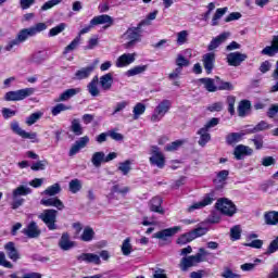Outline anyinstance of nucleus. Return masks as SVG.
<instances>
[{
    "mask_svg": "<svg viewBox=\"0 0 278 278\" xmlns=\"http://www.w3.org/2000/svg\"><path fill=\"white\" fill-rule=\"evenodd\" d=\"M207 255H210V252L203 248H200L195 255L185 256L180 260V270H182V273H188L190 268L201 264V262H205V257H207Z\"/></svg>",
    "mask_w": 278,
    "mask_h": 278,
    "instance_id": "obj_1",
    "label": "nucleus"
},
{
    "mask_svg": "<svg viewBox=\"0 0 278 278\" xmlns=\"http://www.w3.org/2000/svg\"><path fill=\"white\" fill-rule=\"evenodd\" d=\"M140 29L142 26L138 24L137 27L128 28L126 33L123 35L124 49H134L137 42H140Z\"/></svg>",
    "mask_w": 278,
    "mask_h": 278,
    "instance_id": "obj_2",
    "label": "nucleus"
},
{
    "mask_svg": "<svg viewBox=\"0 0 278 278\" xmlns=\"http://www.w3.org/2000/svg\"><path fill=\"white\" fill-rule=\"evenodd\" d=\"M46 29H47L46 23H37L34 26L21 29L17 33L16 37L23 43L27 41L29 38H34V36H38V34H40L41 31H45Z\"/></svg>",
    "mask_w": 278,
    "mask_h": 278,
    "instance_id": "obj_3",
    "label": "nucleus"
},
{
    "mask_svg": "<svg viewBox=\"0 0 278 278\" xmlns=\"http://www.w3.org/2000/svg\"><path fill=\"white\" fill-rule=\"evenodd\" d=\"M27 194H31V188L25 185H21L17 188H15L12 191V210H18L23 205V203H25V199H23L22 197H27Z\"/></svg>",
    "mask_w": 278,
    "mask_h": 278,
    "instance_id": "obj_4",
    "label": "nucleus"
},
{
    "mask_svg": "<svg viewBox=\"0 0 278 278\" xmlns=\"http://www.w3.org/2000/svg\"><path fill=\"white\" fill-rule=\"evenodd\" d=\"M215 207L220 212V214H224V216H228L229 218L238 212V207L227 198L218 199Z\"/></svg>",
    "mask_w": 278,
    "mask_h": 278,
    "instance_id": "obj_5",
    "label": "nucleus"
},
{
    "mask_svg": "<svg viewBox=\"0 0 278 278\" xmlns=\"http://www.w3.org/2000/svg\"><path fill=\"white\" fill-rule=\"evenodd\" d=\"M36 92V89L33 87L15 90V91H8L4 94V101H25L27 97H31Z\"/></svg>",
    "mask_w": 278,
    "mask_h": 278,
    "instance_id": "obj_6",
    "label": "nucleus"
},
{
    "mask_svg": "<svg viewBox=\"0 0 278 278\" xmlns=\"http://www.w3.org/2000/svg\"><path fill=\"white\" fill-rule=\"evenodd\" d=\"M173 103L170 100H162L154 109V112L151 116L152 123H160V121L168 114Z\"/></svg>",
    "mask_w": 278,
    "mask_h": 278,
    "instance_id": "obj_7",
    "label": "nucleus"
},
{
    "mask_svg": "<svg viewBox=\"0 0 278 278\" xmlns=\"http://www.w3.org/2000/svg\"><path fill=\"white\" fill-rule=\"evenodd\" d=\"M150 155L149 162L152 166H156V168H164L166 166V156L156 146L150 148Z\"/></svg>",
    "mask_w": 278,
    "mask_h": 278,
    "instance_id": "obj_8",
    "label": "nucleus"
},
{
    "mask_svg": "<svg viewBox=\"0 0 278 278\" xmlns=\"http://www.w3.org/2000/svg\"><path fill=\"white\" fill-rule=\"evenodd\" d=\"M40 220L47 225L48 229L50 231H55L58 229V226L55 225V220L58 218V211L55 210H45L40 215H39Z\"/></svg>",
    "mask_w": 278,
    "mask_h": 278,
    "instance_id": "obj_9",
    "label": "nucleus"
},
{
    "mask_svg": "<svg viewBox=\"0 0 278 278\" xmlns=\"http://www.w3.org/2000/svg\"><path fill=\"white\" fill-rule=\"evenodd\" d=\"M214 201H216V195L214 194V192L206 193L202 198V200H200L199 202H194L193 204L188 206L187 212H189V214H192V212H195V210H203V207H207V205H212Z\"/></svg>",
    "mask_w": 278,
    "mask_h": 278,
    "instance_id": "obj_10",
    "label": "nucleus"
},
{
    "mask_svg": "<svg viewBox=\"0 0 278 278\" xmlns=\"http://www.w3.org/2000/svg\"><path fill=\"white\" fill-rule=\"evenodd\" d=\"M11 130L20 138H24L26 140H31V142H38V134L36 132H27L23 128H21V124L17 121H13L10 124Z\"/></svg>",
    "mask_w": 278,
    "mask_h": 278,
    "instance_id": "obj_11",
    "label": "nucleus"
},
{
    "mask_svg": "<svg viewBox=\"0 0 278 278\" xmlns=\"http://www.w3.org/2000/svg\"><path fill=\"white\" fill-rule=\"evenodd\" d=\"M136 58H138V54L136 52L124 53L116 59L115 66L116 68H126V66H130V64H134V62H136Z\"/></svg>",
    "mask_w": 278,
    "mask_h": 278,
    "instance_id": "obj_12",
    "label": "nucleus"
},
{
    "mask_svg": "<svg viewBox=\"0 0 278 278\" xmlns=\"http://www.w3.org/2000/svg\"><path fill=\"white\" fill-rule=\"evenodd\" d=\"M76 260L80 264L85 262V264H94V266L101 265V256L94 253H81L76 256Z\"/></svg>",
    "mask_w": 278,
    "mask_h": 278,
    "instance_id": "obj_13",
    "label": "nucleus"
},
{
    "mask_svg": "<svg viewBox=\"0 0 278 278\" xmlns=\"http://www.w3.org/2000/svg\"><path fill=\"white\" fill-rule=\"evenodd\" d=\"M88 142H90L89 136H84L79 140H76L70 149V152H68L70 157L77 155V153H79L81 149H86V147H88Z\"/></svg>",
    "mask_w": 278,
    "mask_h": 278,
    "instance_id": "obj_14",
    "label": "nucleus"
},
{
    "mask_svg": "<svg viewBox=\"0 0 278 278\" xmlns=\"http://www.w3.org/2000/svg\"><path fill=\"white\" fill-rule=\"evenodd\" d=\"M88 142H90L89 136H84L79 140H76L70 149V152H68L70 157L77 155V153H79L81 149H86V147H88Z\"/></svg>",
    "mask_w": 278,
    "mask_h": 278,
    "instance_id": "obj_15",
    "label": "nucleus"
},
{
    "mask_svg": "<svg viewBox=\"0 0 278 278\" xmlns=\"http://www.w3.org/2000/svg\"><path fill=\"white\" fill-rule=\"evenodd\" d=\"M181 231L180 226H174L172 228H166L161 231H157L153 235V238H156L157 240H168V238H173L176 233H179Z\"/></svg>",
    "mask_w": 278,
    "mask_h": 278,
    "instance_id": "obj_16",
    "label": "nucleus"
},
{
    "mask_svg": "<svg viewBox=\"0 0 278 278\" xmlns=\"http://www.w3.org/2000/svg\"><path fill=\"white\" fill-rule=\"evenodd\" d=\"M247 54L241 52H232L227 55L229 66H240L247 60Z\"/></svg>",
    "mask_w": 278,
    "mask_h": 278,
    "instance_id": "obj_17",
    "label": "nucleus"
},
{
    "mask_svg": "<svg viewBox=\"0 0 278 278\" xmlns=\"http://www.w3.org/2000/svg\"><path fill=\"white\" fill-rule=\"evenodd\" d=\"M114 23V20L112 18V16L108 15V14H103V15H98L94 16L91 21H90V25L97 26V25H105L104 29H108V27H111V25Z\"/></svg>",
    "mask_w": 278,
    "mask_h": 278,
    "instance_id": "obj_18",
    "label": "nucleus"
},
{
    "mask_svg": "<svg viewBox=\"0 0 278 278\" xmlns=\"http://www.w3.org/2000/svg\"><path fill=\"white\" fill-rule=\"evenodd\" d=\"M24 236L27 238H38L41 233L40 228H38V224L36 222H30L27 227L23 229Z\"/></svg>",
    "mask_w": 278,
    "mask_h": 278,
    "instance_id": "obj_19",
    "label": "nucleus"
},
{
    "mask_svg": "<svg viewBox=\"0 0 278 278\" xmlns=\"http://www.w3.org/2000/svg\"><path fill=\"white\" fill-rule=\"evenodd\" d=\"M202 62L207 75H210V73H212V71L214 70V62H216V54H214V52L204 54L202 58Z\"/></svg>",
    "mask_w": 278,
    "mask_h": 278,
    "instance_id": "obj_20",
    "label": "nucleus"
},
{
    "mask_svg": "<svg viewBox=\"0 0 278 278\" xmlns=\"http://www.w3.org/2000/svg\"><path fill=\"white\" fill-rule=\"evenodd\" d=\"M94 73V65H89L87 67H83L78 71H76L74 75V79H77L78 81H81V79H88L90 75Z\"/></svg>",
    "mask_w": 278,
    "mask_h": 278,
    "instance_id": "obj_21",
    "label": "nucleus"
},
{
    "mask_svg": "<svg viewBox=\"0 0 278 278\" xmlns=\"http://www.w3.org/2000/svg\"><path fill=\"white\" fill-rule=\"evenodd\" d=\"M233 155L236 160H242L245 155H253V150L251 147L239 144L235 148Z\"/></svg>",
    "mask_w": 278,
    "mask_h": 278,
    "instance_id": "obj_22",
    "label": "nucleus"
},
{
    "mask_svg": "<svg viewBox=\"0 0 278 278\" xmlns=\"http://www.w3.org/2000/svg\"><path fill=\"white\" fill-rule=\"evenodd\" d=\"M4 250L7 251L8 257L12 260V262H17V260H21V255L18 254V250H16L14 242H8L4 245Z\"/></svg>",
    "mask_w": 278,
    "mask_h": 278,
    "instance_id": "obj_23",
    "label": "nucleus"
},
{
    "mask_svg": "<svg viewBox=\"0 0 278 278\" xmlns=\"http://www.w3.org/2000/svg\"><path fill=\"white\" fill-rule=\"evenodd\" d=\"M229 36H230L229 33H223L217 37H215L214 39H212V41L208 45V51H214V49H218V47H220V45H223V42H225V40H227Z\"/></svg>",
    "mask_w": 278,
    "mask_h": 278,
    "instance_id": "obj_24",
    "label": "nucleus"
},
{
    "mask_svg": "<svg viewBox=\"0 0 278 278\" xmlns=\"http://www.w3.org/2000/svg\"><path fill=\"white\" fill-rule=\"evenodd\" d=\"M41 205H45L46 207H56V210H64V203L60 201L58 198H49V199H42L40 201Z\"/></svg>",
    "mask_w": 278,
    "mask_h": 278,
    "instance_id": "obj_25",
    "label": "nucleus"
},
{
    "mask_svg": "<svg viewBox=\"0 0 278 278\" xmlns=\"http://www.w3.org/2000/svg\"><path fill=\"white\" fill-rule=\"evenodd\" d=\"M59 245L62 251H71V249L75 248V242L71 241V236L65 232L62 235Z\"/></svg>",
    "mask_w": 278,
    "mask_h": 278,
    "instance_id": "obj_26",
    "label": "nucleus"
},
{
    "mask_svg": "<svg viewBox=\"0 0 278 278\" xmlns=\"http://www.w3.org/2000/svg\"><path fill=\"white\" fill-rule=\"evenodd\" d=\"M45 60H47L45 52L37 51L28 56V64H35L36 66H40V64H42Z\"/></svg>",
    "mask_w": 278,
    "mask_h": 278,
    "instance_id": "obj_27",
    "label": "nucleus"
},
{
    "mask_svg": "<svg viewBox=\"0 0 278 278\" xmlns=\"http://www.w3.org/2000/svg\"><path fill=\"white\" fill-rule=\"evenodd\" d=\"M150 212H156V214H164V208H162V198L154 197L149 203Z\"/></svg>",
    "mask_w": 278,
    "mask_h": 278,
    "instance_id": "obj_28",
    "label": "nucleus"
},
{
    "mask_svg": "<svg viewBox=\"0 0 278 278\" xmlns=\"http://www.w3.org/2000/svg\"><path fill=\"white\" fill-rule=\"evenodd\" d=\"M98 81H99L102 90H110L112 88L114 78L112 77V74L108 73V74L101 76Z\"/></svg>",
    "mask_w": 278,
    "mask_h": 278,
    "instance_id": "obj_29",
    "label": "nucleus"
},
{
    "mask_svg": "<svg viewBox=\"0 0 278 278\" xmlns=\"http://www.w3.org/2000/svg\"><path fill=\"white\" fill-rule=\"evenodd\" d=\"M129 190L130 189L127 186L114 185L111 188V194H109V199H114V194H122V197H125Z\"/></svg>",
    "mask_w": 278,
    "mask_h": 278,
    "instance_id": "obj_30",
    "label": "nucleus"
},
{
    "mask_svg": "<svg viewBox=\"0 0 278 278\" xmlns=\"http://www.w3.org/2000/svg\"><path fill=\"white\" fill-rule=\"evenodd\" d=\"M79 92H81V88L67 89L60 94L58 101H68V99H73V97L79 94Z\"/></svg>",
    "mask_w": 278,
    "mask_h": 278,
    "instance_id": "obj_31",
    "label": "nucleus"
},
{
    "mask_svg": "<svg viewBox=\"0 0 278 278\" xmlns=\"http://www.w3.org/2000/svg\"><path fill=\"white\" fill-rule=\"evenodd\" d=\"M89 93L91 97H99L100 90H99V76H94L92 80L87 86Z\"/></svg>",
    "mask_w": 278,
    "mask_h": 278,
    "instance_id": "obj_32",
    "label": "nucleus"
},
{
    "mask_svg": "<svg viewBox=\"0 0 278 278\" xmlns=\"http://www.w3.org/2000/svg\"><path fill=\"white\" fill-rule=\"evenodd\" d=\"M105 162V152H94L91 156V163L96 168H101V164Z\"/></svg>",
    "mask_w": 278,
    "mask_h": 278,
    "instance_id": "obj_33",
    "label": "nucleus"
},
{
    "mask_svg": "<svg viewBox=\"0 0 278 278\" xmlns=\"http://www.w3.org/2000/svg\"><path fill=\"white\" fill-rule=\"evenodd\" d=\"M198 136H200V139L198 141V144L200 147H205V144H207V142L212 140V136L210 135V132L203 128H200L198 130Z\"/></svg>",
    "mask_w": 278,
    "mask_h": 278,
    "instance_id": "obj_34",
    "label": "nucleus"
},
{
    "mask_svg": "<svg viewBox=\"0 0 278 278\" xmlns=\"http://www.w3.org/2000/svg\"><path fill=\"white\" fill-rule=\"evenodd\" d=\"M148 65H136L126 72V77H136V75H142L146 73Z\"/></svg>",
    "mask_w": 278,
    "mask_h": 278,
    "instance_id": "obj_35",
    "label": "nucleus"
},
{
    "mask_svg": "<svg viewBox=\"0 0 278 278\" xmlns=\"http://www.w3.org/2000/svg\"><path fill=\"white\" fill-rule=\"evenodd\" d=\"M250 110H251V101L249 100H242L238 105V114L241 117L247 116Z\"/></svg>",
    "mask_w": 278,
    "mask_h": 278,
    "instance_id": "obj_36",
    "label": "nucleus"
},
{
    "mask_svg": "<svg viewBox=\"0 0 278 278\" xmlns=\"http://www.w3.org/2000/svg\"><path fill=\"white\" fill-rule=\"evenodd\" d=\"M226 12H229V8H227V7L217 9L216 12L214 13L213 17H212L211 25L213 27H216V25H218V21H220V17Z\"/></svg>",
    "mask_w": 278,
    "mask_h": 278,
    "instance_id": "obj_37",
    "label": "nucleus"
},
{
    "mask_svg": "<svg viewBox=\"0 0 278 278\" xmlns=\"http://www.w3.org/2000/svg\"><path fill=\"white\" fill-rule=\"evenodd\" d=\"M117 170L122 173V175L127 176L129 173H131V161L126 160L124 162H119L117 165Z\"/></svg>",
    "mask_w": 278,
    "mask_h": 278,
    "instance_id": "obj_38",
    "label": "nucleus"
},
{
    "mask_svg": "<svg viewBox=\"0 0 278 278\" xmlns=\"http://www.w3.org/2000/svg\"><path fill=\"white\" fill-rule=\"evenodd\" d=\"M144 112H147V105H144L143 103H137L134 109H132V118L134 121H138V118H140V116H142V114H144Z\"/></svg>",
    "mask_w": 278,
    "mask_h": 278,
    "instance_id": "obj_39",
    "label": "nucleus"
},
{
    "mask_svg": "<svg viewBox=\"0 0 278 278\" xmlns=\"http://www.w3.org/2000/svg\"><path fill=\"white\" fill-rule=\"evenodd\" d=\"M245 134L244 132H231L227 135L226 137V142L228 144H236V142H240L242 138H244Z\"/></svg>",
    "mask_w": 278,
    "mask_h": 278,
    "instance_id": "obj_40",
    "label": "nucleus"
},
{
    "mask_svg": "<svg viewBox=\"0 0 278 278\" xmlns=\"http://www.w3.org/2000/svg\"><path fill=\"white\" fill-rule=\"evenodd\" d=\"M122 253L125 256L131 255L134 253V245H131V239L126 238L122 243Z\"/></svg>",
    "mask_w": 278,
    "mask_h": 278,
    "instance_id": "obj_41",
    "label": "nucleus"
},
{
    "mask_svg": "<svg viewBox=\"0 0 278 278\" xmlns=\"http://www.w3.org/2000/svg\"><path fill=\"white\" fill-rule=\"evenodd\" d=\"M266 225H278V212L270 211L264 215Z\"/></svg>",
    "mask_w": 278,
    "mask_h": 278,
    "instance_id": "obj_42",
    "label": "nucleus"
},
{
    "mask_svg": "<svg viewBox=\"0 0 278 278\" xmlns=\"http://www.w3.org/2000/svg\"><path fill=\"white\" fill-rule=\"evenodd\" d=\"M215 84L217 86V90H228V91H231V90L235 89L233 84H231L229 81H225V80L220 79L219 77H216Z\"/></svg>",
    "mask_w": 278,
    "mask_h": 278,
    "instance_id": "obj_43",
    "label": "nucleus"
},
{
    "mask_svg": "<svg viewBox=\"0 0 278 278\" xmlns=\"http://www.w3.org/2000/svg\"><path fill=\"white\" fill-rule=\"evenodd\" d=\"M200 81L208 92H216V90H218L217 85L214 84V79L212 78H202Z\"/></svg>",
    "mask_w": 278,
    "mask_h": 278,
    "instance_id": "obj_44",
    "label": "nucleus"
},
{
    "mask_svg": "<svg viewBox=\"0 0 278 278\" xmlns=\"http://www.w3.org/2000/svg\"><path fill=\"white\" fill-rule=\"evenodd\" d=\"M71 130L75 136H83L84 135V127L79 123V119H73L71 125Z\"/></svg>",
    "mask_w": 278,
    "mask_h": 278,
    "instance_id": "obj_45",
    "label": "nucleus"
},
{
    "mask_svg": "<svg viewBox=\"0 0 278 278\" xmlns=\"http://www.w3.org/2000/svg\"><path fill=\"white\" fill-rule=\"evenodd\" d=\"M79 42H81V36H77L67 47H65L63 51L64 55H66V53H71V51H75V49L79 47Z\"/></svg>",
    "mask_w": 278,
    "mask_h": 278,
    "instance_id": "obj_46",
    "label": "nucleus"
},
{
    "mask_svg": "<svg viewBox=\"0 0 278 278\" xmlns=\"http://www.w3.org/2000/svg\"><path fill=\"white\" fill-rule=\"evenodd\" d=\"M61 191H62V188L60 187V184H54L48 187L43 191V194H47L48 197H55V194H60Z\"/></svg>",
    "mask_w": 278,
    "mask_h": 278,
    "instance_id": "obj_47",
    "label": "nucleus"
},
{
    "mask_svg": "<svg viewBox=\"0 0 278 278\" xmlns=\"http://www.w3.org/2000/svg\"><path fill=\"white\" fill-rule=\"evenodd\" d=\"M227 177H229V170L227 169H223L217 173V176L214 179L215 186H218V184H225V181H227Z\"/></svg>",
    "mask_w": 278,
    "mask_h": 278,
    "instance_id": "obj_48",
    "label": "nucleus"
},
{
    "mask_svg": "<svg viewBox=\"0 0 278 278\" xmlns=\"http://www.w3.org/2000/svg\"><path fill=\"white\" fill-rule=\"evenodd\" d=\"M270 126L267 122L261 121L256 126L253 127V130H250V134H258V131H266L270 129Z\"/></svg>",
    "mask_w": 278,
    "mask_h": 278,
    "instance_id": "obj_49",
    "label": "nucleus"
},
{
    "mask_svg": "<svg viewBox=\"0 0 278 278\" xmlns=\"http://www.w3.org/2000/svg\"><path fill=\"white\" fill-rule=\"evenodd\" d=\"M70 191L72 192V194H77V192H79V190H81V180L75 178L73 180L70 181Z\"/></svg>",
    "mask_w": 278,
    "mask_h": 278,
    "instance_id": "obj_50",
    "label": "nucleus"
},
{
    "mask_svg": "<svg viewBox=\"0 0 278 278\" xmlns=\"http://www.w3.org/2000/svg\"><path fill=\"white\" fill-rule=\"evenodd\" d=\"M64 29H66V24L61 23V24H59L58 26H54L53 28H51V29L49 30L48 36H49L50 38H53V37L60 35V34H62V31H64Z\"/></svg>",
    "mask_w": 278,
    "mask_h": 278,
    "instance_id": "obj_51",
    "label": "nucleus"
},
{
    "mask_svg": "<svg viewBox=\"0 0 278 278\" xmlns=\"http://www.w3.org/2000/svg\"><path fill=\"white\" fill-rule=\"evenodd\" d=\"M157 18V11L149 13L147 17L139 23V27H144L151 25V21H155Z\"/></svg>",
    "mask_w": 278,
    "mask_h": 278,
    "instance_id": "obj_52",
    "label": "nucleus"
},
{
    "mask_svg": "<svg viewBox=\"0 0 278 278\" xmlns=\"http://www.w3.org/2000/svg\"><path fill=\"white\" fill-rule=\"evenodd\" d=\"M40 118H42V112L33 113L26 118V125L28 126L35 125V123H38Z\"/></svg>",
    "mask_w": 278,
    "mask_h": 278,
    "instance_id": "obj_53",
    "label": "nucleus"
},
{
    "mask_svg": "<svg viewBox=\"0 0 278 278\" xmlns=\"http://www.w3.org/2000/svg\"><path fill=\"white\" fill-rule=\"evenodd\" d=\"M80 238L83 242H90L94 238V230L92 228H85Z\"/></svg>",
    "mask_w": 278,
    "mask_h": 278,
    "instance_id": "obj_54",
    "label": "nucleus"
},
{
    "mask_svg": "<svg viewBox=\"0 0 278 278\" xmlns=\"http://www.w3.org/2000/svg\"><path fill=\"white\" fill-rule=\"evenodd\" d=\"M227 105H228V112L233 116L236 114V97L235 96H228L227 97Z\"/></svg>",
    "mask_w": 278,
    "mask_h": 278,
    "instance_id": "obj_55",
    "label": "nucleus"
},
{
    "mask_svg": "<svg viewBox=\"0 0 278 278\" xmlns=\"http://www.w3.org/2000/svg\"><path fill=\"white\" fill-rule=\"evenodd\" d=\"M207 233V228L205 227H198L190 232V237L195 240V238H201V236H205Z\"/></svg>",
    "mask_w": 278,
    "mask_h": 278,
    "instance_id": "obj_56",
    "label": "nucleus"
},
{
    "mask_svg": "<svg viewBox=\"0 0 278 278\" xmlns=\"http://www.w3.org/2000/svg\"><path fill=\"white\" fill-rule=\"evenodd\" d=\"M176 65L178 68H184V66H190V61L186 59L182 54H177Z\"/></svg>",
    "mask_w": 278,
    "mask_h": 278,
    "instance_id": "obj_57",
    "label": "nucleus"
},
{
    "mask_svg": "<svg viewBox=\"0 0 278 278\" xmlns=\"http://www.w3.org/2000/svg\"><path fill=\"white\" fill-rule=\"evenodd\" d=\"M218 123H220V118L213 117L208 122L205 123V125L202 127V129H204L205 131H210L211 129H213V127H216V125H218Z\"/></svg>",
    "mask_w": 278,
    "mask_h": 278,
    "instance_id": "obj_58",
    "label": "nucleus"
},
{
    "mask_svg": "<svg viewBox=\"0 0 278 278\" xmlns=\"http://www.w3.org/2000/svg\"><path fill=\"white\" fill-rule=\"evenodd\" d=\"M176 42L179 46L186 45V42H188V30H181V31L177 33Z\"/></svg>",
    "mask_w": 278,
    "mask_h": 278,
    "instance_id": "obj_59",
    "label": "nucleus"
},
{
    "mask_svg": "<svg viewBox=\"0 0 278 278\" xmlns=\"http://www.w3.org/2000/svg\"><path fill=\"white\" fill-rule=\"evenodd\" d=\"M241 236H242V228H240V226H235L230 229L231 240H240Z\"/></svg>",
    "mask_w": 278,
    "mask_h": 278,
    "instance_id": "obj_60",
    "label": "nucleus"
},
{
    "mask_svg": "<svg viewBox=\"0 0 278 278\" xmlns=\"http://www.w3.org/2000/svg\"><path fill=\"white\" fill-rule=\"evenodd\" d=\"M66 110H71V108L59 103L52 108V116H58V114H61V112H66Z\"/></svg>",
    "mask_w": 278,
    "mask_h": 278,
    "instance_id": "obj_61",
    "label": "nucleus"
},
{
    "mask_svg": "<svg viewBox=\"0 0 278 278\" xmlns=\"http://www.w3.org/2000/svg\"><path fill=\"white\" fill-rule=\"evenodd\" d=\"M62 0H49L41 7L42 12H47V10H51L55 8V5H60Z\"/></svg>",
    "mask_w": 278,
    "mask_h": 278,
    "instance_id": "obj_62",
    "label": "nucleus"
},
{
    "mask_svg": "<svg viewBox=\"0 0 278 278\" xmlns=\"http://www.w3.org/2000/svg\"><path fill=\"white\" fill-rule=\"evenodd\" d=\"M277 251H278V237L270 242L267 249L266 255H273V253H277Z\"/></svg>",
    "mask_w": 278,
    "mask_h": 278,
    "instance_id": "obj_63",
    "label": "nucleus"
},
{
    "mask_svg": "<svg viewBox=\"0 0 278 278\" xmlns=\"http://www.w3.org/2000/svg\"><path fill=\"white\" fill-rule=\"evenodd\" d=\"M222 277L224 278H240V275L235 274L229 267H226L222 273Z\"/></svg>",
    "mask_w": 278,
    "mask_h": 278,
    "instance_id": "obj_64",
    "label": "nucleus"
}]
</instances>
